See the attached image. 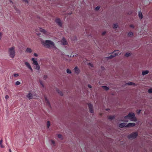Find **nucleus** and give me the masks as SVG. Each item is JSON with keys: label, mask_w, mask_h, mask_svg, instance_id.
I'll return each instance as SVG.
<instances>
[{"label": "nucleus", "mask_w": 152, "mask_h": 152, "mask_svg": "<svg viewBox=\"0 0 152 152\" xmlns=\"http://www.w3.org/2000/svg\"><path fill=\"white\" fill-rule=\"evenodd\" d=\"M42 44L45 47L50 48L51 47H54L55 44L53 41L50 40H47L42 42Z\"/></svg>", "instance_id": "f257e3e1"}, {"label": "nucleus", "mask_w": 152, "mask_h": 152, "mask_svg": "<svg viewBox=\"0 0 152 152\" xmlns=\"http://www.w3.org/2000/svg\"><path fill=\"white\" fill-rule=\"evenodd\" d=\"M124 118L131 119V121H137V118L135 117L134 113H130L128 115L125 116Z\"/></svg>", "instance_id": "f03ea898"}, {"label": "nucleus", "mask_w": 152, "mask_h": 152, "mask_svg": "<svg viewBox=\"0 0 152 152\" xmlns=\"http://www.w3.org/2000/svg\"><path fill=\"white\" fill-rule=\"evenodd\" d=\"M15 47L14 46H13L9 48V56L10 57L12 58H13L15 55Z\"/></svg>", "instance_id": "7ed1b4c3"}, {"label": "nucleus", "mask_w": 152, "mask_h": 152, "mask_svg": "<svg viewBox=\"0 0 152 152\" xmlns=\"http://www.w3.org/2000/svg\"><path fill=\"white\" fill-rule=\"evenodd\" d=\"M120 52L118 50H115L113 53H112V54L108 57L107 58H108L110 59H111L114 57L115 56L118 55L119 54H120L119 53Z\"/></svg>", "instance_id": "20e7f679"}, {"label": "nucleus", "mask_w": 152, "mask_h": 152, "mask_svg": "<svg viewBox=\"0 0 152 152\" xmlns=\"http://www.w3.org/2000/svg\"><path fill=\"white\" fill-rule=\"evenodd\" d=\"M138 136L137 133L133 132L128 136V138L129 139H133L135 138Z\"/></svg>", "instance_id": "39448f33"}, {"label": "nucleus", "mask_w": 152, "mask_h": 152, "mask_svg": "<svg viewBox=\"0 0 152 152\" xmlns=\"http://www.w3.org/2000/svg\"><path fill=\"white\" fill-rule=\"evenodd\" d=\"M88 106L90 112L91 113H93L94 111L93 105L91 104L90 103L88 104Z\"/></svg>", "instance_id": "423d86ee"}, {"label": "nucleus", "mask_w": 152, "mask_h": 152, "mask_svg": "<svg viewBox=\"0 0 152 152\" xmlns=\"http://www.w3.org/2000/svg\"><path fill=\"white\" fill-rule=\"evenodd\" d=\"M55 21L59 26L61 27L62 26V24L59 18H57L56 19Z\"/></svg>", "instance_id": "0eeeda50"}, {"label": "nucleus", "mask_w": 152, "mask_h": 152, "mask_svg": "<svg viewBox=\"0 0 152 152\" xmlns=\"http://www.w3.org/2000/svg\"><path fill=\"white\" fill-rule=\"evenodd\" d=\"M25 64L26 66L31 70V71H33V69L28 63L26 62L25 63Z\"/></svg>", "instance_id": "6e6552de"}, {"label": "nucleus", "mask_w": 152, "mask_h": 152, "mask_svg": "<svg viewBox=\"0 0 152 152\" xmlns=\"http://www.w3.org/2000/svg\"><path fill=\"white\" fill-rule=\"evenodd\" d=\"M135 124L134 123H129L126 125V127H132L134 126Z\"/></svg>", "instance_id": "1a4fd4ad"}, {"label": "nucleus", "mask_w": 152, "mask_h": 152, "mask_svg": "<svg viewBox=\"0 0 152 152\" xmlns=\"http://www.w3.org/2000/svg\"><path fill=\"white\" fill-rule=\"evenodd\" d=\"M119 126L120 128H122L124 127H126V124L125 123H122L120 124Z\"/></svg>", "instance_id": "9d476101"}, {"label": "nucleus", "mask_w": 152, "mask_h": 152, "mask_svg": "<svg viewBox=\"0 0 152 152\" xmlns=\"http://www.w3.org/2000/svg\"><path fill=\"white\" fill-rule=\"evenodd\" d=\"M61 41L63 45H66L67 44V41L65 38H63Z\"/></svg>", "instance_id": "9b49d317"}, {"label": "nucleus", "mask_w": 152, "mask_h": 152, "mask_svg": "<svg viewBox=\"0 0 152 152\" xmlns=\"http://www.w3.org/2000/svg\"><path fill=\"white\" fill-rule=\"evenodd\" d=\"M74 70L75 72L77 74L80 73V71L79 69L78 68L77 66H76L74 69Z\"/></svg>", "instance_id": "f8f14e48"}, {"label": "nucleus", "mask_w": 152, "mask_h": 152, "mask_svg": "<svg viewBox=\"0 0 152 152\" xmlns=\"http://www.w3.org/2000/svg\"><path fill=\"white\" fill-rule=\"evenodd\" d=\"M27 97L29 99H31L32 98V95L31 94L29 93V94L27 95Z\"/></svg>", "instance_id": "ddd939ff"}, {"label": "nucleus", "mask_w": 152, "mask_h": 152, "mask_svg": "<svg viewBox=\"0 0 152 152\" xmlns=\"http://www.w3.org/2000/svg\"><path fill=\"white\" fill-rule=\"evenodd\" d=\"M34 58H32L31 59V60L33 61V64L35 65H37L38 64V63L37 61L35 60Z\"/></svg>", "instance_id": "4468645a"}, {"label": "nucleus", "mask_w": 152, "mask_h": 152, "mask_svg": "<svg viewBox=\"0 0 152 152\" xmlns=\"http://www.w3.org/2000/svg\"><path fill=\"white\" fill-rule=\"evenodd\" d=\"M26 52L29 53H31L32 52V50L30 48H27Z\"/></svg>", "instance_id": "2eb2a0df"}, {"label": "nucleus", "mask_w": 152, "mask_h": 152, "mask_svg": "<svg viewBox=\"0 0 152 152\" xmlns=\"http://www.w3.org/2000/svg\"><path fill=\"white\" fill-rule=\"evenodd\" d=\"M149 73V71L148 70L143 71L142 72V75H145Z\"/></svg>", "instance_id": "dca6fc26"}, {"label": "nucleus", "mask_w": 152, "mask_h": 152, "mask_svg": "<svg viewBox=\"0 0 152 152\" xmlns=\"http://www.w3.org/2000/svg\"><path fill=\"white\" fill-rule=\"evenodd\" d=\"M3 142V140L2 139L0 140V146L1 148H4V146L2 144Z\"/></svg>", "instance_id": "f3484780"}, {"label": "nucleus", "mask_w": 152, "mask_h": 152, "mask_svg": "<svg viewBox=\"0 0 152 152\" xmlns=\"http://www.w3.org/2000/svg\"><path fill=\"white\" fill-rule=\"evenodd\" d=\"M108 118L109 119L112 120V119H114L115 116L113 115H110V116H108Z\"/></svg>", "instance_id": "a211bd4d"}, {"label": "nucleus", "mask_w": 152, "mask_h": 152, "mask_svg": "<svg viewBox=\"0 0 152 152\" xmlns=\"http://www.w3.org/2000/svg\"><path fill=\"white\" fill-rule=\"evenodd\" d=\"M45 102L49 106H50V102H49V101L47 100V98L46 97H45Z\"/></svg>", "instance_id": "6ab92c4d"}, {"label": "nucleus", "mask_w": 152, "mask_h": 152, "mask_svg": "<svg viewBox=\"0 0 152 152\" xmlns=\"http://www.w3.org/2000/svg\"><path fill=\"white\" fill-rule=\"evenodd\" d=\"M138 15L139 16L140 18L141 19H142V18L143 16L142 12H139Z\"/></svg>", "instance_id": "aec40b11"}, {"label": "nucleus", "mask_w": 152, "mask_h": 152, "mask_svg": "<svg viewBox=\"0 0 152 152\" xmlns=\"http://www.w3.org/2000/svg\"><path fill=\"white\" fill-rule=\"evenodd\" d=\"M128 85H135L134 83L132 82H129L126 83Z\"/></svg>", "instance_id": "412c9836"}, {"label": "nucleus", "mask_w": 152, "mask_h": 152, "mask_svg": "<svg viewBox=\"0 0 152 152\" xmlns=\"http://www.w3.org/2000/svg\"><path fill=\"white\" fill-rule=\"evenodd\" d=\"M57 92L58 94H59L61 96H62L63 95V94L62 92L61 91H60L58 89L57 90Z\"/></svg>", "instance_id": "4be33fe9"}, {"label": "nucleus", "mask_w": 152, "mask_h": 152, "mask_svg": "<svg viewBox=\"0 0 152 152\" xmlns=\"http://www.w3.org/2000/svg\"><path fill=\"white\" fill-rule=\"evenodd\" d=\"M102 87L105 89V90L107 91L109 90V88L107 86H102Z\"/></svg>", "instance_id": "5701e85b"}, {"label": "nucleus", "mask_w": 152, "mask_h": 152, "mask_svg": "<svg viewBox=\"0 0 152 152\" xmlns=\"http://www.w3.org/2000/svg\"><path fill=\"white\" fill-rule=\"evenodd\" d=\"M35 67V69L38 70H39L40 69V66L38 64Z\"/></svg>", "instance_id": "b1692460"}, {"label": "nucleus", "mask_w": 152, "mask_h": 152, "mask_svg": "<svg viewBox=\"0 0 152 152\" xmlns=\"http://www.w3.org/2000/svg\"><path fill=\"white\" fill-rule=\"evenodd\" d=\"M100 8V6H97V7H96L95 8V10H96V11L98 10H99V9Z\"/></svg>", "instance_id": "393cba45"}, {"label": "nucleus", "mask_w": 152, "mask_h": 152, "mask_svg": "<svg viewBox=\"0 0 152 152\" xmlns=\"http://www.w3.org/2000/svg\"><path fill=\"white\" fill-rule=\"evenodd\" d=\"M50 125V122L49 121H48L47 123V126L48 128H49V127Z\"/></svg>", "instance_id": "a878e982"}, {"label": "nucleus", "mask_w": 152, "mask_h": 152, "mask_svg": "<svg viewBox=\"0 0 152 152\" xmlns=\"http://www.w3.org/2000/svg\"><path fill=\"white\" fill-rule=\"evenodd\" d=\"M130 53H126L125 54V56L126 57H128L130 56Z\"/></svg>", "instance_id": "bb28decb"}, {"label": "nucleus", "mask_w": 152, "mask_h": 152, "mask_svg": "<svg viewBox=\"0 0 152 152\" xmlns=\"http://www.w3.org/2000/svg\"><path fill=\"white\" fill-rule=\"evenodd\" d=\"M133 32H130L128 33V35L129 36H132L133 35Z\"/></svg>", "instance_id": "cd10ccee"}, {"label": "nucleus", "mask_w": 152, "mask_h": 152, "mask_svg": "<svg viewBox=\"0 0 152 152\" xmlns=\"http://www.w3.org/2000/svg\"><path fill=\"white\" fill-rule=\"evenodd\" d=\"M40 31L44 33H45L46 32V31L45 30L41 28H40Z\"/></svg>", "instance_id": "c85d7f7f"}, {"label": "nucleus", "mask_w": 152, "mask_h": 152, "mask_svg": "<svg viewBox=\"0 0 152 152\" xmlns=\"http://www.w3.org/2000/svg\"><path fill=\"white\" fill-rule=\"evenodd\" d=\"M66 72L69 74H70L71 73V71L69 69H67L66 70Z\"/></svg>", "instance_id": "c756f323"}, {"label": "nucleus", "mask_w": 152, "mask_h": 152, "mask_svg": "<svg viewBox=\"0 0 152 152\" xmlns=\"http://www.w3.org/2000/svg\"><path fill=\"white\" fill-rule=\"evenodd\" d=\"M118 27V25L116 24H114L113 25V28H117Z\"/></svg>", "instance_id": "7c9ffc66"}, {"label": "nucleus", "mask_w": 152, "mask_h": 152, "mask_svg": "<svg viewBox=\"0 0 152 152\" xmlns=\"http://www.w3.org/2000/svg\"><path fill=\"white\" fill-rule=\"evenodd\" d=\"M148 92L149 93H152V88H150L149 89Z\"/></svg>", "instance_id": "2f4dec72"}, {"label": "nucleus", "mask_w": 152, "mask_h": 152, "mask_svg": "<svg viewBox=\"0 0 152 152\" xmlns=\"http://www.w3.org/2000/svg\"><path fill=\"white\" fill-rule=\"evenodd\" d=\"M20 84V83L19 81H17L16 82L15 84L16 85H19Z\"/></svg>", "instance_id": "473e14b6"}, {"label": "nucleus", "mask_w": 152, "mask_h": 152, "mask_svg": "<svg viewBox=\"0 0 152 152\" xmlns=\"http://www.w3.org/2000/svg\"><path fill=\"white\" fill-rule=\"evenodd\" d=\"M13 76L14 77H18V76H19V74H17V73L14 74L13 75Z\"/></svg>", "instance_id": "72a5a7b5"}, {"label": "nucleus", "mask_w": 152, "mask_h": 152, "mask_svg": "<svg viewBox=\"0 0 152 152\" xmlns=\"http://www.w3.org/2000/svg\"><path fill=\"white\" fill-rule=\"evenodd\" d=\"M51 144H52L53 145H54L55 143V142L54 141L52 140H51Z\"/></svg>", "instance_id": "f704fd0d"}, {"label": "nucleus", "mask_w": 152, "mask_h": 152, "mask_svg": "<svg viewBox=\"0 0 152 152\" xmlns=\"http://www.w3.org/2000/svg\"><path fill=\"white\" fill-rule=\"evenodd\" d=\"M137 113L140 114L141 111V110H137Z\"/></svg>", "instance_id": "c9c22d12"}, {"label": "nucleus", "mask_w": 152, "mask_h": 152, "mask_svg": "<svg viewBox=\"0 0 152 152\" xmlns=\"http://www.w3.org/2000/svg\"><path fill=\"white\" fill-rule=\"evenodd\" d=\"M58 137L59 138H61L62 137V135L61 134H59L58 135Z\"/></svg>", "instance_id": "e433bc0d"}, {"label": "nucleus", "mask_w": 152, "mask_h": 152, "mask_svg": "<svg viewBox=\"0 0 152 152\" xmlns=\"http://www.w3.org/2000/svg\"><path fill=\"white\" fill-rule=\"evenodd\" d=\"M9 97L8 95H6L5 97V98L6 99H7L9 98Z\"/></svg>", "instance_id": "4c0bfd02"}, {"label": "nucleus", "mask_w": 152, "mask_h": 152, "mask_svg": "<svg viewBox=\"0 0 152 152\" xmlns=\"http://www.w3.org/2000/svg\"><path fill=\"white\" fill-rule=\"evenodd\" d=\"M47 77L46 75H44V80H45Z\"/></svg>", "instance_id": "58836bf2"}, {"label": "nucleus", "mask_w": 152, "mask_h": 152, "mask_svg": "<svg viewBox=\"0 0 152 152\" xmlns=\"http://www.w3.org/2000/svg\"><path fill=\"white\" fill-rule=\"evenodd\" d=\"M106 34V32L105 31H104L103 32H102V35L103 36V35H104Z\"/></svg>", "instance_id": "ea45409f"}, {"label": "nucleus", "mask_w": 152, "mask_h": 152, "mask_svg": "<svg viewBox=\"0 0 152 152\" xmlns=\"http://www.w3.org/2000/svg\"><path fill=\"white\" fill-rule=\"evenodd\" d=\"M88 87H89L90 88H91L92 87L91 85H89V84H88Z\"/></svg>", "instance_id": "a19ab883"}, {"label": "nucleus", "mask_w": 152, "mask_h": 152, "mask_svg": "<svg viewBox=\"0 0 152 152\" xmlns=\"http://www.w3.org/2000/svg\"><path fill=\"white\" fill-rule=\"evenodd\" d=\"M130 27H132V28H134V26L133 25H130Z\"/></svg>", "instance_id": "79ce46f5"}, {"label": "nucleus", "mask_w": 152, "mask_h": 152, "mask_svg": "<svg viewBox=\"0 0 152 152\" xmlns=\"http://www.w3.org/2000/svg\"><path fill=\"white\" fill-rule=\"evenodd\" d=\"M34 56L36 57H37L38 56L37 54L35 53H34Z\"/></svg>", "instance_id": "37998d69"}, {"label": "nucleus", "mask_w": 152, "mask_h": 152, "mask_svg": "<svg viewBox=\"0 0 152 152\" xmlns=\"http://www.w3.org/2000/svg\"><path fill=\"white\" fill-rule=\"evenodd\" d=\"M2 35V34H1V33L0 32V39H1V36Z\"/></svg>", "instance_id": "c03bdc74"}, {"label": "nucleus", "mask_w": 152, "mask_h": 152, "mask_svg": "<svg viewBox=\"0 0 152 152\" xmlns=\"http://www.w3.org/2000/svg\"><path fill=\"white\" fill-rule=\"evenodd\" d=\"M41 84L42 85V87H44V85L41 81L40 82Z\"/></svg>", "instance_id": "a18cd8bd"}, {"label": "nucleus", "mask_w": 152, "mask_h": 152, "mask_svg": "<svg viewBox=\"0 0 152 152\" xmlns=\"http://www.w3.org/2000/svg\"><path fill=\"white\" fill-rule=\"evenodd\" d=\"M23 1H25V2H28L27 0H23Z\"/></svg>", "instance_id": "49530a36"}, {"label": "nucleus", "mask_w": 152, "mask_h": 152, "mask_svg": "<svg viewBox=\"0 0 152 152\" xmlns=\"http://www.w3.org/2000/svg\"><path fill=\"white\" fill-rule=\"evenodd\" d=\"M9 152H12L11 150L10 149H9Z\"/></svg>", "instance_id": "de8ad7c7"}, {"label": "nucleus", "mask_w": 152, "mask_h": 152, "mask_svg": "<svg viewBox=\"0 0 152 152\" xmlns=\"http://www.w3.org/2000/svg\"><path fill=\"white\" fill-rule=\"evenodd\" d=\"M124 121H125V122H127V121H126V120H125Z\"/></svg>", "instance_id": "09e8293b"}, {"label": "nucleus", "mask_w": 152, "mask_h": 152, "mask_svg": "<svg viewBox=\"0 0 152 152\" xmlns=\"http://www.w3.org/2000/svg\"><path fill=\"white\" fill-rule=\"evenodd\" d=\"M10 2L12 3V2L11 1H10Z\"/></svg>", "instance_id": "8fccbe9b"}, {"label": "nucleus", "mask_w": 152, "mask_h": 152, "mask_svg": "<svg viewBox=\"0 0 152 152\" xmlns=\"http://www.w3.org/2000/svg\"><path fill=\"white\" fill-rule=\"evenodd\" d=\"M108 110V109H106V110Z\"/></svg>", "instance_id": "3c124183"}]
</instances>
